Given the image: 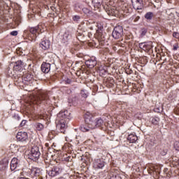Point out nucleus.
Segmentation results:
<instances>
[{"label":"nucleus","mask_w":179,"mask_h":179,"mask_svg":"<svg viewBox=\"0 0 179 179\" xmlns=\"http://www.w3.org/2000/svg\"><path fill=\"white\" fill-rule=\"evenodd\" d=\"M65 83H66L67 85H71V83H72V80H71V79H69V78H67V79L65 80Z\"/></svg>","instance_id":"obj_42"},{"label":"nucleus","mask_w":179,"mask_h":179,"mask_svg":"<svg viewBox=\"0 0 179 179\" xmlns=\"http://www.w3.org/2000/svg\"><path fill=\"white\" fill-rule=\"evenodd\" d=\"M177 50H178V44L176 43L173 45V50L177 51Z\"/></svg>","instance_id":"obj_44"},{"label":"nucleus","mask_w":179,"mask_h":179,"mask_svg":"<svg viewBox=\"0 0 179 179\" xmlns=\"http://www.w3.org/2000/svg\"><path fill=\"white\" fill-rule=\"evenodd\" d=\"M6 71H7V75H8V76H11V75H12V70L10 69V68L8 67L6 69Z\"/></svg>","instance_id":"obj_38"},{"label":"nucleus","mask_w":179,"mask_h":179,"mask_svg":"<svg viewBox=\"0 0 179 179\" xmlns=\"http://www.w3.org/2000/svg\"><path fill=\"white\" fill-rule=\"evenodd\" d=\"M93 115L92 113L87 112L85 114V124H90L92 121H93Z\"/></svg>","instance_id":"obj_20"},{"label":"nucleus","mask_w":179,"mask_h":179,"mask_svg":"<svg viewBox=\"0 0 179 179\" xmlns=\"http://www.w3.org/2000/svg\"><path fill=\"white\" fill-rule=\"evenodd\" d=\"M41 69L43 73H48L51 71V64L43 62Z\"/></svg>","instance_id":"obj_14"},{"label":"nucleus","mask_w":179,"mask_h":179,"mask_svg":"<svg viewBox=\"0 0 179 179\" xmlns=\"http://www.w3.org/2000/svg\"><path fill=\"white\" fill-rule=\"evenodd\" d=\"M36 127L38 131H43L44 129V125L41 123H36Z\"/></svg>","instance_id":"obj_30"},{"label":"nucleus","mask_w":179,"mask_h":179,"mask_svg":"<svg viewBox=\"0 0 179 179\" xmlns=\"http://www.w3.org/2000/svg\"><path fill=\"white\" fill-rule=\"evenodd\" d=\"M69 159H71V157H68L66 160L67 162H69Z\"/></svg>","instance_id":"obj_50"},{"label":"nucleus","mask_w":179,"mask_h":179,"mask_svg":"<svg viewBox=\"0 0 179 179\" xmlns=\"http://www.w3.org/2000/svg\"><path fill=\"white\" fill-rule=\"evenodd\" d=\"M8 169V161L0 162V171H6Z\"/></svg>","instance_id":"obj_23"},{"label":"nucleus","mask_w":179,"mask_h":179,"mask_svg":"<svg viewBox=\"0 0 179 179\" xmlns=\"http://www.w3.org/2000/svg\"><path fill=\"white\" fill-rule=\"evenodd\" d=\"M159 121H160V118H159V117L151 118V122L153 124V125H158Z\"/></svg>","instance_id":"obj_27"},{"label":"nucleus","mask_w":179,"mask_h":179,"mask_svg":"<svg viewBox=\"0 0 179 179\" xmlns=\"http://www.w3.org/2000/svg\"><path fill=\"white\" fill-rule=\"evenodd\" d=\"M82 97H83L84 99H87V95L86 94V93H83L82 94Z\"/></svg>","instance_id":"obj_47"},{"label":"nucleus","mask_w":179,"mask_h":179,"mask_svg":"<svg viewBox=\"0 0 179 179\" xmlns=\"http://www.w3.org/2000/svg\"><path fill=\"white\" fill-rule=\"evenodd\" d=\"M69 115L71 113L68 110H62L58 113L57 117L60 120H69Z\"/></svg>","instance_id":"obj_13"},{"label":"nucleus","mask_w":179,"mask_h":179,"mask_svg":"<svg viewBox=\"0 0 179 179\" xmlns=\"http://www.w3.org/2000/svg\"><path fill=\"white\" fill-rule=\"evenodd\" d=\"M80 129L82 131V132H89V131L92 129V127H90V124L86 123L85 124H82L80 127Z\"/></svg>","instance_id":"obj_21"},{"label":"nucleus","mask_w":179,"mask_h":179,"mask_svg":"<svg viewBox=\"0 0 179 179\" xmlns=\"http://www.w3.org/2000/svg\"><path fill=\"white\" fill-rule=\"evenodd\" d=\"M46 171L50 177H57L62 173V167L59 165L48 166Z\"/></svg>","instance_id":"obj_2"},{"label":"nucleus","mask_w":179,"mask_h":179,"mask_svg":"<svg viewBox=\"0 0 179 179\" xmlns=\"http://www.w3.org/2000/svg\"><path fill=\"white\" fill-rule=\"evenodd\" d=\"M26 122H27V120H22L20 122V127H24L26 125Z\"/></svg>","instance_id":"obj_40"},{"label":"nucleus","mask_w":179,"mask_h":179,"mask_svg":"<svg viewBox=\"0 0 179 179\" xmlns=\"http://www.w3.org/2000/svg\"><path fill=\"white\" fill-rule=\"evenodd\" d=\"M153 16H155L153 13L148 12L145 15L144 17L147 19V20H152V19H153Z\"/></svg>","instance_id":"obj_26"},{"label":"nucleus","mask_w":179,"mask_h":179,"mask_svg":"<svg viewBox=\"0 0 179 179\" xmlns=\"http://www.w3.org/2000/svg\"><path fill=\"white\" fill-rule=\"evenodd\" d=\"M71 38H72V34H71V32L69 31L66 32L63 36V38L66 41H68V40H71Z\"/></svg>","instance_id":"obj_25"},{"label":"nucleus","mask_w":179,"mask_h":179,"mask_svg":"<svg viewBox=\"0 0 179 179\" xmlns=\"http://www.w3.org/2000/svg\"><path fill=\"white\" fill-rule=\"evenodd\" d=\"M131 5L136 10H142L143 8V0H131Z\"/></svg>","instance_id":"obj_9"},{"label":"nucleus","mask_w":179,"mask_h":179,"mask_svg":"<svg viewBox=\"0 0 179 179\" xmlns=\"http://www.w3.org/2000/svg\"><path fill=\"white\" fill-rule=\"evenodd\" d=\"M16 138L19 142H27L29 141V135H27V132L24 131H19L17 134Z\"/></svg>","instance_id":"obj_8"},{"label":"nucleus","mask_w":179,"mask_h":179,"mask_svg":"<svg viewBox=\"0 0 179 179\" xmlns=\"http://www.w3.org/2000/svg\"><path fill=\"white\" fill-rule=\"evenodd\" d=\"M47 101H48V95L41 90L34 97V104H45Z\"/></svg>","instance_id":"obj_1"},{"label":"nucleus","mask_w":179,"mask_h":179,"mask_svg":"<svg viewBox=\"0 0 179 179\" xmlns=\"http://www.w3.org/2000/svg\"><path fill=\"white\" fill-rule=\"evenodd\" d=\"M92 2L96 6H99V5L103 3V0H92Z\"/></svg>","instance_id":"obj_33"},{"label":"nucleus","mask_w":179,"mask_h":179,"mask_svg":"<svg viewBox=\"0 0 179 179\" xmlns=\"http://www.w3.org/2000/svg\"><path fill=\"white\" fill-rule=\"evenodd\" d=\"M90 124L91 129H94L96 128H100V127H103L104 124V121L101 118H97L95 121L92 120Z\"/></svg>","instance_id":"obj_7"},{"label":"nucleus","mask_w":179,"mask_h":179,"mask_svg":"<svg viewBox=\"0 0 179 179\" xmlns=\"http://www.w3.org/2000/svg\"><path fill=\"white\" fill-rule=\"evenodd\" d=\"M166 13H169V11H166Z\"/></svg>","instance_id":"obj_52"},{"label":"nucleus","mask_w":179,"mask_h":179,"mask_svg":"<svg viewBox=\"0 0 179 179\" xmlns=\"http://www.w3.org/2000/svg\"><path fill=\"white\" fill-rule=\"evenodd\" d=\"M41 155L40 148L34 146L31 150V152L28 155V157L30 160H33V162H37Z\"/></svg>","instance_id":"obj_3"},{"label":"nucleus","mask_w":179,"mask_h":179,"mask_svg":"<svg viewBox=\"0 0 179 179\" xmlns=\"http://www.w3.org/2000/svg\"><path fill=\"white\" fill-rule=\"evenodd\" d=\"M19 121H20V117L17 115H15L13 116V122H15V124H18Z\"/></svg>","instance_id":"obj_32"},{"label":"nucleus","mask_w":179,"mask_h":179,"mask_svg":"<svg viewBox=\"0 0 179 179\" xmlns=\"http://www.w3.org/2000/svg\"><path fill=\"white\" fill-rule=\"evenodd\" d=\"M51 9H52V10H54V9H55V7H51Z\"/></svg>","instance_id":"obj_51"},{"label":"nucleus","mask_w":179,"mask_h":179,"mask_svg":"<svg viewBox=\"0 0 179 179\" xmlns=\"http://www.w3.org/2000/svg\"><path fill=\"white\" fill-rule=\"evenodd\" d=\"M174 148H175L176 150H178V152H179V142L178 141L175 142Z\"/></svg>","instance_id":"obj_37"},{"label":"nucleus","mask_w":179,"mask_h":179,"mask_svg":"<svg viewBox=\"0 0 179 179\" xmlns=\"http://www.w3.org/2000/svg\"><path fill=\"white\" fill-rule=\"evenodd\" d=\"M139 47L140 48L145 51H150V50L153 48L152 42H145V43H139Z\"/></svg>","instance_id":"obj_12"},{"label":"nucleus","mask_w":179,"mask_h":179,"mask_svg":"<svg viewBox=\"0 0 179 179\" xmlns=\"http://www.w3.org/2000/svg\"><path fill=\"white\" fill-rule=\"evenodd\" d=\"M24 178L30 179L33 178V176H31V169L28 170L27 171L22 172Z\"/></svg>","instance_id":"obj_24"},{"label":"nucleus","mask_w":179,"mask_h":179,"mask_svg":"<svg viewBox=\"0 0 179 179\" xmlns=\"http://www.w3.org/2000/svg\"><path fill=\"white\" fill-rule=\"evenodd\" d=\"M18 166H19V159H17V158L16 157L13 158L10 162L11 171H15V169H17Z\"/></svg>","instance_id":"obj_16"},{"label":"nucleus","mask_w":179,"mask_h":179,"mask_svg":"<svg viewBox=\"0 0 179 179\" xmlns=\"http://www.w3.org/2000/svg\"><path fill=\"white\" fill-rule=\"evenodd\" d=\"M127 141H129L130 143H135V142L138 141V136H136V134H131L128 136Z\"/></svg>","instance_id":"obj_22"},{"label":"nucleus","mask_w":179,"mask_h":179,"mask_svg":"<svg viewBox=\"0 0 179 179\" xmlns=\"http://www.w3.org/2000/svg\"><path fill=\"white\" fill-rule=\"evenodd\" d=\"M146 33H148V28H141V37L146 36Z\"/></svg>","instance_id":"obj_31"},{"label":"nucleus","mask_w":179,"mask_h":179,"mask_svg":"<svg viewBox=\"0 0 179 179\" xmlns=\"http://www.w3.org/2000/svg\"><path fill=\"white\" fill-rule=\"evenodd\" d=\"M29 31L31 34H33L34 37L36 38V37L40 34V29L38 27H32L29 29Z\"/></svg>","instance_id":"obj_19"},{"label":"nucleus","mask_w":179,"mask_h":179,"mask_svg":"<svg viewBox=\"0 0 179 179\" xmlns=\"http://www.w3.org/2000/svg\"><path fill=\"white\" fill-rule=\"evenodd\" d=\"M1 63H0V66H1Z\"/></svg>","instance_id":"obj_56"},{"label":"nucleus","mask_w":179,"mask_h":179,"mask_svg":"<svg viewBox=\"0 0 179 179\" xmlns=\"http://www.w3.org/2000/svg\"><path fill=\"white\" fill-rule=\"evenodd\" d=\"M154 111L155 113H160V111H162V108H157V106H156V108H155Z\"/></svg>","instance_id":"obj_39"},{"label":"nucleus","mask_w":179,"mask_h":179,"mask_svg":"<svg viewBox=\"0 0 179 179\" xmlns=\"http://www.w3.org/2000/svg\"><path fill=\"white\" fill-rule=\"evenodd\" d=\"M31 177L35 179H43V170L39 168H33L31 169Z\"/></svg>","instance_id":"obj_6"},{"label":"nucleus","mask_w":179,"mask_h":179,"mask_svg":"<svg viewBox=\"0 0 179 179\" xmlns=\"http://www.w3.org/2000/svg\"><path fill=\"white\" fill-rule=\"evenodd\" d=\"M79 45H73L70 50L71 54H75V51H78L79 50Z\"/></svg>","instance_id":"obj_29"},{"label":"nucleus","mask_w":179,"mask_h":179,"mask_svg":"<svg viewBox=\"0 0 179 179\" xmlns=\"http://www.w3.org/2000/svg\"><path fill=\"white\" fill-rule=\"evenodd\" d=\"M73 19H74V20H79V19H80V17L78 15H76V16H74Z\"/></svg>","instance_id":"obj_46"},{"label":"nucleus","mask_w":179,"mask_h":179,"mask_svg":"<svg viewBox=\"0 0 179 179\" xmlns=\"http://www.w3.org/2000/svg\"><path fill=\"white\" fill-rule=\"evenodd\" d=\"M23 66H24V62L18 60L15 62L14 69L15 71H20L21 69H23Z\"/></svg>","instance_id":"obj_17"},{"label":"nucleus","mask_w":179,"mask_h":179,"mask_svg":"<svg viewBox=\"0 0 179 179\" xmlns=\"http://www.w3.org/2000/svg\"><path fill=\"white\" fill-rule=\"evenodd\" d=\"M161 155L162 156H166V155H167V149H164L161 152Z\"/></svg>","instance_id":"obj_41"},{"label":"nucleus","mask_w":179,"mask_h":179,"mask_svg":"<svg viewBox=\"0 0 179 179\" xmlns=\"http://www.w3.org/2000/svg\"><path fill=\"white\" fill-rule=\"evenodd\" d=\"M46 146H48V144H46Z\"/></svg>","instance_id":"obj_53"},{"label":"nucleus","mask_w":179,"mask_h":179,"mask_svg":"<svg viewBox=\"0 0 179 179\" xmlns=\"http://www.w3.org/2000/svg\"><path fill=\"white\" fill-rule=\"evenodd\" d=\"M51 43L50 42V41L48 40H44L42 41L41 43L39 44L41 48H42V50H48L50 48V45Z\"/></svg>","instance_id":"obj_18"},{"label":"nucleus","mask_w":179,"mask_h":179,"mask_svg":"<svg viewBox=\"0 0 179 179\" xmlns=\"http://www.w3.org/2000/svg\"><path fill=\"white\" fill-rule=\"evenodd\" d=\"M155 29H159V27H160V26H162V22H160V19L157 18V20L155 22Z\"/></svg>","instance_id":"obj_34"},{"label":"nucleus","mask_w":179,"mask_h":179,"mask_svg":"<svg viewBox=\"0 0 179 179\" xmlns=\"http://www.w3.org/2000/svg\"><path fill=\"white\" fill-rule=\"evenodd\" d=\"M121 46H122V47H124V45H122Z\"/></svg>","instance_id":"obj_55"},{"label":"nucleus","mask_w":179,"mask_h":179,"mask_svg":"<svg viewBox=\"0 0 179 179\" xmlns=\"http://www.w3.org/2000/svg\"><path fill=\"white\" fill-rule=\"evenodd\" d=\"M82 10L85 15H87V16H89V15H92V11L90 10V8L84 7L82 8Z\"/></svg>","instance_id":"obj_28"},{"label":"nucleus","mask_w":179,"mask_h":179,"mask_svg":"<svg viewBox=\"0 0 179 179\" xmlns=\"http://www.w3.org/2000/svg\"><path fill=\"white\" fill-rule=\"evenodd\" d=\"M17 34V31H13L10 32L11 36H16Z\"/></svg>","instance_id":"obj_45"},{"label":"nucleus","mask_w":179,"mask_h":179,"mask_svg":"<svg viewBox=\"0 0 179 179\" xmlns=\"http://www.w3.org/2000/svg\"><path fill=\"white\" fill-rule=\"evenodd\" d=\"M108 15H109V16H114L115 15V10L114 9L109 10Z\"/></svg>","instance_id":"obj_36"},{"label":"nucleus","mask_w":179,"mask_h":179,"mask_svg":"<svg viewBox=\"0 0 179 179\" xmlns=\"http://www.w3.org/2000/svg\"><path fill=\"white\" fill-rule=\"evenodd\" d=\"M93 34L92 32H87L83 29H78L77 31L76 37L79 41H82L85 38V37H88V38H92Z\"/></svg>","instance_id":"obj_5"},{"label":"nucleus","mask_w":179,"mask_h":179,"mask_svg":"<svg viewBox=\"0 0 179 179\" xmlns=\"http://www.w3.org/2000/svg\"><path fill=\"white\" fill-rule=\"evenodd\" d=\"M112 36L115 40L121 38L122 36H124V29L122 28V26H116L112 32Z\"/></svg>","instance_id":"obj_4"},{"label":"nucleus","mask_w":179,"mask_h":179,"mask_svg":"<svg viewBox=\"0 0 179 179\" xmlns=\"http://www.w3.org/2000/svg\"><path fill=\"white\" fill-rule=\"evenodd\" d=\"M46 146H48V144H46Z\"/></svg>","instance_id":"obj_54"},{"label":"nucleus","mask_w":179,"mask_h":179,"mask_svg":"<svg viewBox=\"0 0 179 179\" xmlns=\"http://www.w3.org/2000/svg\"><path fill=\"white\" fill-rule=\"evenodd\" d=\"M85 65L87 66V68L92 69L94 68L96 65H97V61L94 58L90 59L85 62Z\"/></svg>","instance_id":"obj_15"},{"label":"nucleus","mask_w":179,"mask_h":179,"mask_svg":"<svg viewBox=\"0 0 179 179\" xmlns=\"http://www.w3.org/2000/svg\"><path fill=\"white\" fill-rule=\"evenodd\" d=\"M139 19H141V17L137 15H134L132 16V20H134L135 23H136V22H138Z\"/></svg>","instance_id":"obj_35"},{"label":"nucleus","mask_w":179,"mask_h":179,"mask_svg":"<svg viewBox=\"0 0 179 179\" xmlns=\"http://www.w3.org/2000/svg\"><path fill=\"white\" fill-rule=\"evenodd\" d=\"M111 179H121V176H120V175H115Z\"/></svg>","instance_id":"obj_43"},{"label":"nucleus","mask_w":179,"mask_h":179,"mask_svg":"<svg viewBox=\"0 0 179 179\" xmlns=\"http://www.w3.org/2000/svg\"><path fill=\"white\" fill-rule=\"evenodd\" d=\"M104 166H106V162H104L101 159H94L93 162V167L96 170L102 169L104 167Z\"/></svg>","instance_id":"obj_10"},{"label":"nucleus","mask_w":179,"mask_h":179,"mask_svg":"<svg viewBox=\"0 0 179 179\" xmlns=\"http://www.w3.org/2000/svg\"><path fill=\"white\" fill-rule=\"evenodd\" d=\"M178 33H174L173 34V37H176V36H178Z\"/></svg>","instance_id":"obj_49"},{"label":"nucleus","mask_w":179,"mask_h":179,"mask_svg":"<svg viewBox=\"0 0 179 179\" xmlns=\"http://www.w3.org/2000/svg\"><path fill=\"white\" fill-rule=\"evenodd\" d=\"M45 163H48V157H46L45 159Z\"/></svg>","instance_id":"obj_48"},{"label":"nucleus","mask_w":179,"mask_h":179,"mask_svg":"<svg viewBox=\"0 0 179 179\" xmlns=\"http://www.w3.org/2000/svg\"><path fill=\"white\" fill-rule=\"evenodd\" d=\"M67 127L68 126L66 125V120H59L57 124V129H59L62 134H65V129H66Z\"/></svg>","instance_id":"obj_11"}]
</instances>
